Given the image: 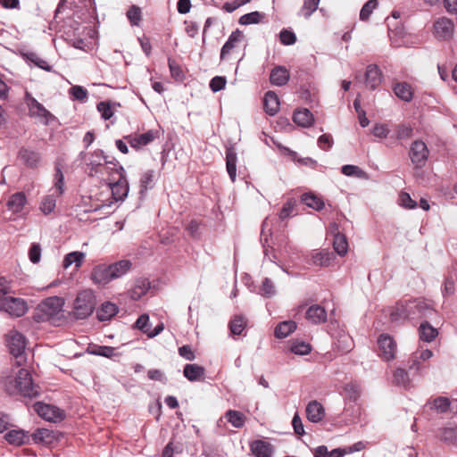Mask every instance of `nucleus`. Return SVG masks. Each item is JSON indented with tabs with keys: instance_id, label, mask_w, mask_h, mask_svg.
<instances>
[{
	"instance_id": "43",
	"label": "nucleus",
	"mask_w": 457,
	"mask_h": 457,
	"mask_svg": "<svg viewBox=\"0 0 457 457\" xmlns=\"http://www.w3.org/2000/svg\"><path fill=\"white\" fill-rule=\"evenodd\" d=\"M345 453H343L340 448L328 451L327 446L320 445L314 449L315 457H343Z\"/></svg>"
},
{
	"instance_id": "1",
	"label": "nucleus",
	"mask_w": 457,
	"mask_h": 457,
	"mask_svg": "<svg viewBox=\"0 0 457 457\" xmlns=\"http://www.w3.org/2000/svg\"><path fill=\"white\" fill-rule=\"evenodd\" d=\"M5 392L10 395H21L26 398H35L39 395L40 388L34 384L31 374L26 369H19L16 372L3 379Z\"/></svg>"
},
{
	"instance_id": "24",
	"label": "nucleus",
	"mask_w": 457,
	"mask_h": 457,
	"mask_svg": "<svg viewBox=\"0 0 457 457\" xmlns=\"http://www.w3.org/2000/svg\"><path fill=\"white\" fill-rule=\"evenodd\" d=\"M335 258V254L328 250L314 251L312 253V264L320 267H328Z\"/></svg>"
},
{
	"instance_id": "53",
	"label": "nucleus",
	"mask_w": 457,
	"mask_h": 457,
	"mask_svg": "<svg viewBox=\"0 0 457 457\" xmlns=\"http://www.w3.org/2000/svg\"><path fill=\"white\" fill-rule=\"evenodd\" d=\"M396 139H408L412 136L413 129L411 126L405 124L396 125L395 128Z\"/></svg>"
},
{
	"instance_id": "12",
	"label": "nucleus",
	"mask_w": 457,
	"mask_h": 457,
	"mask_svg": "<svg viewBox=\"0 0 457 457\" xmlns=\"http://www.w3.org/2000/svg\"><path fill=\"white\" fill-rule=\"evenodd\" d=\"M157 137V131L148 130L142 134L125 137V139L132 148L138 150L153 142Z\"/></svg>"
},
{
	"instance_id": "11",
	"label": "nucleus",
	"mask_w": 457,
	"mask_h": 457,
	"mask_svg": "<svg viewBox=\"0 0 457 457\" xmlns=\"http://www.w3.org/2000/svg\"><path fill=\"white\" fill-rule=\"evenodd\" d=\"M378 345L380 351V356L385 361H391L395 356L396 343L392 337L387 334H382L378 339Z\"/></svg>"
},
{
	"instance_id": "32",
	"label": "nucleus",
	"mask_w": 457,
	"mask_h": 457,
	"mask_svg": "<svg viewBox=\"0 0 457 457\" xmlns=\"http://www.w3.org/2000/svg\"><path fill=\"white\" fill-rule=\"evenodd\" d=\"M19 157L21 160L30 168L37 167L39 163L41 156L38 152L22 148L19 152Z\"/></svg>"
},
{
	"instance_id": "22",
	"label": "nucleus",
	"mask_w": 457,
	"mask_h": 457,
	"mask_svg": "<svg viewBox=\"0 0 457 457\" xmlns=\"http://www.w3.org/2000/svg\"><path fill=\"white\" fill-rule=\"evenodd\" d=\"M150 288V282L144 278L135 280L133 287L129 291V296L133 300H138L145 295Z\"/></svg>"
},
{
	"instance_id": "39",
	"label": "nucleus",
	"mask_w": 457,
	"mask_h": 457,
	"mask_svg": "<svg viewBox=\"0 0 457 457\" xmlns=\"http://www.w3.org/2000/svg\"><path fill=\"white\" fill-rule=\"evenodd\" d=\"M225 418L234 428H240L245 425V416L235 410H228L225 413Z\"/></svg>"
},
{
	"instance_id": "48",
	"label": "nucleus",
	"mask_w": 457,
	"mask_h": 457,
	"mask_svg": "<svg viewBox=\"0 0 457 457\" xmlns=\"http://www.w3.org/2000/svg\"><path fill=\"white\" fill-rule=\"evenodd\" d=\"M56 206V199L53 195H46L40 204V211L45 214H50Z\"/></svg>"
},
{
	"instance_id": "41",
	"label": "nucleus",
	"mask_w": 457,
	"mask_h": 457,
	"mask_svg": "<svg viewBox=\"0 0 457 457\" xmlns=\"http://www.w3.org/2000/svg\"><path fill=\"white\" fill-rule=\"evenodd\" d=\"M301 201L308 207L316 211H320L324 208L323 201L312 194H303L301 197Z\"/></svg>"
},
{
	"instance_id": "42",
	"label": "nucleus",
	"mask_w": 457,
	"mask_h": 457,
	"mask_svg": "<svg viewBox=\"0 0 457 457\" xmlns=\"http://www.w3.org/2000/svg\"><path fill=\"white\" fill-rule=\"evenodd\" d=\"M341 172L347 177L368 179V174L356 165L346 164L342 166Z\"/></svg>"
},
{
	"instance_id": "17",
	"label": "nucleus",
	"mask_w": 457,
	"mask_h": 457,
	"mask_svg": "<svg viewBox=\"0 0 457 457\" xmlns=\"http://www.w3.org/2000/svg\"><path fill=\"white\" fill-rule=\"evenodd\" d=\"M306 417L309 421L318 423L325 417V409L317 401H311L306 406Z\"/></svg>"
},
{
	"instance_id": "2",
	"label": "nucleus",
	"mask_w": 457,
	"mask_h": 457,
	"mask_svg": "<svg viewBox=\"0 0 457 457\" xmlns=\"http://www.w3.org/2000/svg\"><path fill=\"white\" fill-rule=\"evenodd\" d=\"M96 307V295L90 289L78 293L73 303V313L77 319H86L90 316Z\"/></svg>"
},
{
	"instance_id": "64",
	"label": "nucleus",
	"mask_w": 457,
	"mask_h": 457,
	"mask_svg": "<svg viewBox=\"0 0 457 457\" xmlns=\"http://www.w3.org/2000/svg\"><path fill=\"white\" fill-rule=\"evenodd\" d=\"M441 438L447 443L454 442L457 439V427L445 428Z\"/></svg>"
},
{
	"instance_id": "63",
	"label": "nucleus",
	"mask_w": 457,
	"mask_h": 457,
	"mask_svg": "<svg viewBox=\"0 0 457 457\" xmlns=\"http://www.w3.org/2000/svg\"><path fill=\"white\" fill-rule=\"evenodd\" d=\"M275 293H276V290H275V287H274V284L272 283V281L268 278H264V280L262 281V287H261L262 295H263L265 297H271L275 295Z\"/></svg>"
},
{
	"instance_id": "52",
	"label": "nucleus",
	"mask_w": 457,
	"mask_h": 457,
	"mask_svg": "<svg viewBox=\"0 0 457 457\" xmlns=\"http://www.w3.org/2000/svg\"><path fill=\"white\" fill-rule=\"evenodd\" d=\"M378 0H369L367 1L360 12V19L361 21H367L371 15L372 12L378 7Z\"/></svg>"
},
{
	"instance_id": "60",
	"label": "nucleus",
	"mask_w": 457,
	"mask_h": 457,
	"mask_svg": "<svg viewBox=\"0 0 457 457\" xmlns=\"http://www.w3.org/2000/svg\"><path fill=\"white\" fill-rule=\"evenodd\" d=\"M54 180V187L58 191V195H61L64 192V175L59 165L55 166Z\"/></svg>"
},
{
	"instance_id": "55",
	"label": "nucleus",
	"mask_w": 457,
	"mask_h": 457,
	"mask_svg": "<svg viewBox=\"0 0 457 457\" xmlns=\"http://www.w3.org/2000/svg\"><path fill=\"white\" fill-rule=\"evenodd\" d=\"M26 57L29 62L34 63L38 68L47 71H51V66L47 63V62L38 56L37 54L29 53L26 54Z\"/></svg>"
},
{
	"instance_id": "62",
	"label": "nucleus",
	"mask_w": 457,
	"mask_h": 457,
	"mask_svg": "<svg viewBox=\"0 0 457 457\" xmlns=\"http://www.w3.org/2000/svg\"><path fill=\"white\" fill-rule=\"evenodd\" d=\"M280 42L285 46L294 45L296 41V36L293 31L282 29L279 33Z\"/></svg>"
},
{
	"instance_id": "56",
	"label": "nucleus",
	"mask_w": 457,
	"mask_h": 457,
	"mask_svg": "<svg viewBox=\"0 0 457 457\" xmlns=\"http://www.w3.org/2000/svg\"><path fill=\"white\" fill-rule=\"evenodd\" d=\"M337 348L343 352L347 353L353 348V340L347 334H341L337 342L336 343Z\"/></svg>"
},
{
	"instance_id": "16",
	"label": "nucleus",
	"mask_w": 457,
	"mask_h": 457,
	"mask_svg": "<svg viewBox=\"0 0 457 457\" xmlns=\"http://www.w3.org/2000/svg\"><path fill=\"white\" fill-rule=\"evenodd\" d=\"M382 81L381 71L375 64H370L365 72V84L370 89L377 88Z\"/></svg>"
},
{
	"instance_id": "31",
	"label": "nucleus",
	"mask_w": 457,
	"mask_h": 457,
	"mask_svg": "<svg viewBox=\"0 0 457 457\" xmlns=\"http://www.w3.org/2000/svg\"><path fill=\"white\" fill-rule=\"evenodd\" d=\"M395 96L404 102H411L413 98V90L410 84L406 82L395 83L393 88Z\"/></svg>"
},
{
	"instance_id": "51",
	"label": "nucleus",
	"mask_w": 457,
	"mask_h": 457,
	"mask_svg": "<svg viewBox=\"0 0 457 457\" xmlns=\"http://www.w3.org/2000/svg\"><path fill=\"white\" fill-rule=\"evenodd\" d=\"M320 0H303L301 9L302 14L304 18L309 19L311 15L318 9Z\"/></svg>"
},
{
	"instance_id": "44",
	"label": "nucleus",
	"mask_w": 457,
	"mask_h": 457,
	"mask_svg": "<svg viewBox=\"0 0 457 457\" xmlns=\"http://www.w3.org/2000/svg\"><path fill=\"white\" fill-rule=\"evenodd\" d=\"M154 170H146L144 172L140 179V194L144 195L148 189L153 188L154 183Z\"/></svg>"
},
{
	"instance_id": "15",
	"label": "nucleus",
	"mask_w": 457,
	"mask_h": 457,
	"mask_svg": "<svg viewBox=\"0 0 457 457\" xmlns=\"http://www.w3.org/2000/svg\"><path fill=\"white\" fill-rule=\"evenodd\" d=\"M290 79V72L285 66H275L270 75V81L276 87L285 86Z\"/></svg>"
},
{
	"instance_id": "13",
	"label": "nucleus",
	"mask_w": 457,
	"mask_h": 457,
	"mask_svg": "<svg viewBox=\"0 0 457 457\" xmlns=\"http://www.w3.org/2000/svg\"><path fill=\"white\" fill-rule=\"evenodd\" d=\"M102 161L104 162V166H103V169L106 170V172H108L109 170L115 171L116 168L120 166L117 163L107 161V157L104 155L102 150L94 151L89 157L87 164L91 165L93 170L95 167H101L103 165Z\"/></svg>"
},
{
	"instance_id": "28",
	"label": "nucleus",
	"mask_w": 457,
	"mask_h": 457,
	"mask_svg": "<svg viewBox=\"0 0 457 457\" xmlns=\"http://www.w3.org/2000/svg\"><path fill=\"white\" fill-rule=\"evenodd\" d=\"M27 204V197L23 192H17L12 195L7 202L8 210L14 213H19L22 211Z\"/></svg>"
},
{
	"instance_id": "34",
	"label": "nucleus",
	"mask_w": 457,
	"mask_h": 457,
	"mask_svg": "<svg viewBox=\"0 0 457 457\" xmlns=\"http://www.w3.org/2000/svg\"><path fill=\"white\" fill-rule=\"evenodd\" d=\"M296 328L297 325L294 320L282 321L276 326L274 335L279 339L286 338L293 333Z\"/></svg>"
},
{
	"instance_id": "29",
	"label": "nucleus",
	"mask_w": 457,
	"mask_h": 457,
	"mask_svg": "<svg viewBox=\"0 0 457 457\" xmlns=\"http://www.w3.org/2000/svg\"><path fill=\"white\" fill-rule=\"evenodd\" d=\"M204 368L197 364H186L183 370L184 376L189 381H200L204 378Z\"/></svg>"
},
{
	"instance_id": "9",
	"label": "nucleus",
	"mask_w": 457,
	"mask_h": 457,
	"mask_svg": "<svg viewBox=\"0 0 457 457\" xmlns=\"http://www.w3.org/2000/svg\"><path fill=\"white\" fill-rule=\"evenodd\" d=\"M110 270L109 264H97L91 270L90 279L98 287H106L113 280Z\"/></svg>"
},
{
	"instance_id": "5",
	"label": "nucleus",
	"mask_w": 457,
	"mask_h": 457,
	"mask_svg": "<svg viewBox=\"0 0 457 457\" xmlns=\"http://www.w3.org/2000/svg\"><path fill=\"white\" fill-rule=\"evenodd\" d=\"M7 342L10 353L17 359L18 365H21L26 347L25 337L16 330H11L8 334Z\"/></svg>"
},
{
	"instance_id": "57",
	"label": "nucleus",
	"mask_w": 457,
	"mask_h": 457,
	"mask_svg": "<svg viewBox=\"0 0 457 457\" xmlns=\"http://www.w3.org/2000/svg\"><path fill=\"white\" fill-rule=\"evenodd\" d=\"M372 135L379 139H385L390 133V129L386 123H376L373 126Z\"/></svg>"
},
{
	"instance_id": "59",
	"label": "nucleus",
	"mask_w": 457,
	"mask_h": 457,
	"mask_svg": "<svg viewBox=\"0 0 457 457\" xmlns=\"http://www.w3.org/2000/svg\"><path fill=\"white\" fill-rule=\"evenodd\" d=\"M127 17L133 26H138L141 21V9L138 6L132 5L127 12Z\"/></svg>"
},
{
	"instance_id": "38",
	"label": "nucleus",
	"mask_w": 457,
	"mask_h": 457,
	"mask_svg": "<svg viewBox=\"0 0 457 457\" xmlns=\"http://www.w3.org/2000/svg\"><path fill=\"white\" fill-rule=\"evenodd\" d=\"M409 311L410 308L407 310L403 304V302L397 303L390 313V319L395 322H401L407 319H411Z\"/></svg>"
},
{
	"instance_id": "40",
	"label": "nucleus",
	"mask_w": 457,
	"mask_h": 457,
	"mask_svg": "<svg viewBox=\"0 0 457 457\" xmlns=\"http://www.w3.org/2000/svg\"><path fill=\"white\" fill-rule=\"evenodd\" d=\"M333 246L335 252L337 254L340 256L345 255L348 251V243L346 237L344 235L337 233L334 237Z\"/></svg>"
},
{
	"instance_id": "61",
	"label": "nucleus",
	"mask_w": 457,
	"mask_h": 457,
	"mask_svg": "<svg viewBox=\"0 0 457 457\" xmlns=\"http://www.w3.org/2000/svg\"><path fill=\"white\" fill-rule=\"evenodd\" d=\"M151 324L149 322V316L147 314H142L138 317L135 323V328L148 335Z\"/></svg>"
},
{
	"instance_id": "35",
	"label": "nucleus",
	"mask_w": 457,
	"mask_h": 457,
	"mask_svg": "<svg viewBox=\"0 0 457 457\" xmlns=\"http://www.w3.org/2000/svg\"><path fill=\"white\" fill-rule=\"evenodd\" d=\"M419 334L420 340L430 343L438 336V331L428 321H424L419 328Z\"/></svg>"
},
{
	"instance_id": "23",
	"label": "nucleus",
	"mask_w": 457,
	"mask_h": 457,
	"mask_svg": "<svg viewBox=\"0 0 457 457\" xmlns=\"http://www.w3.org/2000/svg\"><path fill=\"white\" fill-rule=\"evenodd\" d=\"M361 386L356 382L346 383L343 387V395L346 402L355 403L361 396Z\"/></svg>"
},
{
	"instance_id": "25",
	"label": "nucleus",
	"mask_w": 457,
	"mask_h": 457,
	"mask_svg": "<svg viewBox=\"0 0 457 457\" xmlns=\"http://www.w3.org/2000/svg\"><path fill=\"white\" fill-rule=\"evenodd\" d=\"M264 109L269 115H275L278 110L280 102L278 95L274 91H268L264 96Z\"/></svg>"
},
{
	"instance_id": "36",
	"label": "nucleus",
	"mask_w": 457,
	"mask_h": 457,
	"mask_svg": "<svg viewBox=\"0 0 457 457\" xmlns=\"http://www.w3.org/2000/svg\"><path fill=\"white\" fill-rule=\"evenodd\" d=\"M86 257V253L83 252H71L67 253L62 262V267L64 269H68L71 265L75 264V267L78 269L79 268Z\"/></svg>"
},
{
	"instance_id": "27",
	"label": "nucleus",
	"mask_w": 457,
	"mask_h": 457,
	"mask_svg": "<svg viewBox=\"0 0 457 457\" xmlns=\"http://www.w3.org/2000/svg\"><path fill=\"white\" fill-rule=\"evenodd\" d=\"M119 311L118 306L112 302H104L96 312L97 319L100 321L110 320Z\"/></svg>"
},
{
	"instance_id": "47",
	"label": "nucleus",
	"mask_w": 457,
	"mask_h": 457,
	"mask_svg": "<svg viewBox=\"0 0 457 457\" xmlns=\"http://www.w3.org/2000/svg\"><path fill=\"white\" fill-rule=\"evenodd\" d=\"M290 351L297 355H305L312 351V346L304 341H294L291 344Z\"/></svg>"
},
{
	"instance_id": "49",
	"label": "nucleus",
	"mask_w": 457,
	"mask_h": 457,
	"mask_svg": "<svg viewBox=\"0 0 457 457\" xmlns=\"http://www.w3.org/2000/svg\"><path fill=\"white\" fill-rule=\"evenodd\" d=\"M450 405L451 402L447 397L439 396L433 400L431 408L437 412L445 413L449 410Z\"/></svg>"
},
{
	"instance_id": "4",
	"label": "nucleus",
	"mask_w": 457,
	"mask_h": 457,
	"mask_svg": "<svg viewBox=\"0 0 457 457\" xmlns=\"http://www.w3.org/2000/svg\"><path fill=\"white\" fill-rule=\"evenodd\" d=\"M63 303L62 297L52 296L45 299L38 305L37 310L42 313L43 320H51L62 311Z\"/></svg>"
},
{
	"instance_id": "20",
	"label": "nucleus",
	"mask_w": 457,
	"mask_h": 457,
	"mask_svg": "<svg viewBox=\"0 0 457 457\" xmlns=\"http://www.w3.org/2000/svg\"><path fill=\"white\" fill-rule=\"evenodd\" d=\"M410 306L416 307L417 318L418 317L431 318L436 313V311L433 308L432 303L428 300L413 299L411 302Z\"/></svg>"
},
{
	"instance_id": "18",
	"label": "nucleus",
	"mask_w": 457,
	"mask_h": 457,
	"mask_svg": "<svg viewBox=\"0 0 457 457\" xmlns=\"http://www.w3.org/2000/svg\"><path fill=\"white\" fill-rule=\"evenodd\" d=\"M305 318L312 324L324 323L327 320V312L324 307L313 304L307 309Z\"/></svg>"
},
{
	"instance_id": "21",
	"label": "nucleus",
	"mask_w": 457,
	"mask_h": 457,
	"mask_svg": "<svg viewBox=\"0 0 457 457\" xmlns=\"http://www.w3.org/2000/svg\"><path fill=\"white\" fill-rule=\"evenodd\" d=\"M237 153L233 146L226 148V168L227 172L232 182H235L237 178Z\"/></svg>"
},
{
	"instance_id": "3",
	"label": "nucleus",
	"mask_w": 457,
	"mask_h": 457,
	"mask_svg": "<svg viewBox=\"0 0 457 457\" xmlns=\"http://www.w3.org/2000/svg\"><path fill=\"white\" fill-rule=\"evenodd\" d=\"M109 185L113 198L116 201H123L129 193V183L125 176V170L122 166L116 168V170L111 174Z\"/></svg>"
},
{
	"instance_id": "8",
	"label": "nucleus",
	"mask_w": 457,
	"mask_h": 457,
	"mask_svg": "<svg viewBox=\"0 0 457 457\" xmlns=\"http://www.w3.org/2000/svg\"><path fill=\"white\" fill-rule=\"evenodd\" d=\"M0 308L13 317H21L28 310L26 302L16 297L3 299L0 303Z\"/></svg>"
},
{
	"instance_id": "30",
	"label": "nucleus",
	"mask_w": 457,
	"mask_h": 457,
	"mask_svg": "<svg viewBox=\"0 0 457 457\" xmlns=\"http://www.w3.org/2000/svg\"><path fill=\"white\" fill-rule=\"evenodd\" d=\"M250 448L255 457H270L272 453L270 444L262 440L253 441Z\"/></svg>"
},
{
	"instance_id": "50",
	"label": "nucleus",
	"mask_w": 457,
	"mask_h": 457,
	"mask_svg": "<svg viewBox=\"0 0 457 457\" xmlns=\"http://www.w3.org/2000/svg\"><path fill=\"white\" fill-rule=\"evenodd\" d=\"M394 382L404 388L410 386V379L407 371L403 369H397L394 373Z\"/></svg>"
},
{
	"instance_id": "37",
	"label": "nucleus",
	"mask_w": 457,
	"mask_h": 457,
	"mask_svg": "<svg viewBox=\"0 0 457 457\" xmlns=\"http://www.w3.org/2000/svg\"><path fill=\"white\" fill-rule=\"evenodd\" d=\"M4 438L11 445H21L26 442L28 436L22 429H13L8 431L5 434Z\"/></svg>"
},
{
	"instance_id": "46",
	"label": "nucleus",
	"mask_w": 457,
	"mask_h": 457,
	"mask_svg": "<svg viewBox=\"0 0 457 457\" xmlns=\"http://www.w3.org/2000/svg\"><path fill=\"white\" fill-rule=\"evenodd\" d=\"M296 205V201L293 198L288 199L284 205L282 206L280 212L278 214V218L280 220H285L289 217H292L295 213V207Z\"/></svg>"
},
{
	"instance_id": "45",
	"label": "nucleus",
	"mask_w": 457,
	"mask_h": 457,
	"mask_svg": "<svg viewBox=\"0 0 457 457\" xmlns=\"http://www.w3.org/2000/svg\"><path fill=\"white\" fill-rule=\"evenodd\" d=\"M246 322L243 316H235L229 322V328L233 335L239 336L244 331Z\"/></svg>"
},
{
	"instance_id": "10",
	"label": "nucleus",
	"mask_w": 457,
	"mask_h": 457,
	"mask_svg": "<svg viewBox=\"0 0 457 457\" xmlns=\"http://www.w3.org/2000/svg\"><path fill=\"white\" fill-rule=\"evenodd\" d=\"M454 25L452 20L441 17L434 22V36L440 40L450 39L453 34Z\"/></svg>"
},
{
	"instance_id": "26",
	"label": "nucleus",
	"mask_w": 457,
	"mask_h": 457,
	"mask_svg": "<svg viewBox=\"0 0 457 457\" xmlns=\"http://www.w3.org/2000/svg\"><path fill=\"white\" fill-rule=\"evenodd\" d=\"M293 120L295 123L303 128H309L314 122L312 113L306 108L296 110L294 112Z\"/></svg>"
},
{
	"instance_id": "14",
	"label": "nucleus",
	"mask_w": 457,
	"mask_h": 457,
	"mask_svg": "<svg viewBox=\"0 0 457 457\" xmlns=\"http://www.w3.org/2000/svg\"><path fill=\"white\" fill-rule=\"evenodd\" d=\"M29 115L39 119L47 125L54 116L37 100H31L29 107Z\"/></svg>"
},
{
	"instance_id": "54",
	"label": "nucleus",
	"mask_w": 457,
	"mask_h": 457,
	"mask_svg": "<svg viewBox=\"0 0 457 457\" xmlns=\"http://www.w3.org/2000/svg\"><path fill=\"white\" fill-rule=\"evenodd\" d=\"M262 15L259 12H252L245 13L239 18V24L241 25H251L259 23Z\"/></svg>"
},
{
	"instance_id": "19",
	"label": "nucleus",
	"mask_w": 457,
	"mask_h": 457,
	"mask_svg": "<svg viewBox=\"0 0 457 457\" xmlns=\"http://www.w3.org/2000/svg\"><path fill=\"white\" fill-rule=\"evenodd\" d=\"M112 279H119L127 275L131 268L132 262L129 260H120L109 264Z\"/></svg>"
},
{
	"instance_id": "6",
	"label": "nucleus",
	"mask_w": 457,
	"mask_h": 457,
	"mask_svg": "<svg viewBox=\"0 0 457 457\" xmlns=\"http://www.w3.org/2000/svg\"><path fill=\"white\" fill-rule=\"evenodd\" d=\"M34 411L44 420L50 422H59L65 417L64 411L60 408L37 402L34 404Z\"/></svg>"
},
{
	"instance_id": "7",
	"label": "nucleus",
	"mask_w": 457,
	"mask_h": 457,
	"mask_svg": "<svg viewBox=\"0 0 457 457\" xmlns=\"http://www.w3.org/2000/svg\"><path fill=\"white\" fill-rule=\"evenodd\" d=\"M428 149L422 140H415L410 148V158L415 168H422L428 158Z\"/></svg>"
},
{
	"instance_id": "58",
	"label": "nucleus",
	"mask_w": 457,
	"mask_h": 457,
	"mask_svg": "<svg viewBox=\"0 0 457 457\" xmlns=\"http://www.w3.org/2000/svg\"><path fill=\"white\" fill-rule=\"evenodd\" d=\"M69 93L72 99L84 102L87 98V91L81 86H73L70 88Z\"/></svg>"
},
{
	"instance_id": "33",
	"label": "nucleus",
	"mask_w": 457,
	"mask_h": 457,
	"mask_svg": "<svg viewBox=\"0 0 457 457\" xmlns=\"http://www.w3.org/2000/svg\"><path fill=\"white\" fill-rule=\"evenodd\" d=\"M243 34L239 29L233 31L228 37L226 43L223 45L220 51V59L223 60L227 54L241 41Z\"/></svg>"
}]
</instances>
